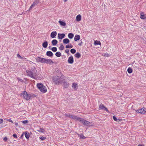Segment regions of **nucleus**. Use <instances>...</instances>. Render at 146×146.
Returning a JSON list of instances; mask_svg holds the SVG:
<instances>
[{
	"label": "nucleus",
	"instance_id": "nucleus-2",
	"mask_svg": "<svg viewBox=\"0 0 146 146\" xmlns=\"http://www.w3.org/2000/svg\"><path fill=\"white\" fill-rule=\"evenodd\" d=\"M21 96L23 98L27 100L30 99L31 98V95L30 94L27 93L26 91L23 92L21 94Z\"/></svg>",
	"mask_w": 146,
	"mask_h": 146
},
{
	"label": "nucleus",
	"instance_id": "nucleus-38",
	"mask_svg": "<svg viewBox=\"0 0 146 146\" xmlns=\"http://www.w3.org/2000/svg\"><path fill=\"white\" fill-rule=\"evenodd\" d=\"M64 115H65V116L66 117H70V118L72 116V115H70L68 113H66Z\"/></svg>",
	"mask_w": 146,
	"mask_h": 146
},
{
	"label": "nucleus",
	"instance_id": "nucleus-8",
	"mask_svg": "<svg viewBox=\"0 0 146 146\" xmlns=\"http://www.w3.org/2000/svg\"><path fill=\"white\" fill-rule=\"evenodd\" d=\"M99 108L102 110L106 111H109L108 109L105 107L104 105L102 104H100V106H99Z\"/></svg>",
	"mask_w": 146,
	"mask_h": 146
},
{
	"label": "nucleus",
	"instance_id": "nucleus-55",
	"mask_svg": "<svg viewBox=\"0 0 146 146\" xmlns=\"http://www.w3.org/2000/svg\"><path fill=\"white\" fill-rule=\"evenodd\" d=\"M23 135H21V137H22V136H23Z\"/></svg>",
	"mask_w": 146,
	"mask_h": 146
},
{
	"label": "nucleus",
	"instance_id": "nucleus-1",
	"mask_svg": "<svg viewBox=\"0 0 146 146\" xmlns=\"http://www.w3.org/2000/svg\"><path fill=\"white\" fill-rule=\"evenodd\" d=\"M27 75L34 79H36L37 76V71L35 67H33V69L27 70Z\"/></svg>",
	"mask_w": 146,
	"mask_h": 146
},
{
	"label": "nucleus",
	"instance_id": "nucleus-5",
	"mask_svg": "<svg viewBox=\"0 0 146 146\" xmlns=\"http://www.w3.org/2000/svg\"><path fill=\"white\" fill-rule=\"evenodd\" d=\"M79 121L82 123L85 126H90V122L85 120L83 118H81Z\"/></svg>",
	"mask_w": 146,
	"mask_h": 146
},
{
	"label": "nucleus",
	"instance_id": "nucleus-7",
	"mask_svg": "<svg viewBox=\"0 0 146 146\" xmlns=\"http://www.w3.org/2000/svg\"><path fill=\"white\" fill-rule=\"evenodd\" d=\"M44 63H46L49 64H52L53 63V62L50 59H45Z\"/></svg>",
	"mask_w": 146,
	"mask_h": 146
},
{
	"label": "nucleus",
	"instance_id": "nucleus-19",
	"mask_svg": "<svg viewBox=\"0 0 146 146\" xmlns=\"http://www.w3.org/2000/svg\"><path fill=\"white\" fill-rule=\"evenodd\" d=\"M58 23H60V25L64 27L66 25V23L65 22L59 20L58 21Z\"/></svg>",
	"mask_w": 146,
	"mask_h": 146
},
{
	"label": "nucleus",
	"instance_id": "nucleus-12",
	"mask_svg": "<svg viewBox=\"0 0 146 146\" xmlns=\"http://www.w3.org/2000/svg\"><path fill=\"white\" fill-rule=\"evenodd\" d=\"M45 58H42L40 57H38L37 58V61L38 62H40L41 63H44V61Z\"/></svg>",
	"mask_w": 146,
	"mask_h": 146
},
{
	"label": "nucleus",
	"instance_id": "nucleus-41",
	"mask_svg": "<svg viewBox=\"0 0 146 146\" xmlns=\"http://www.w3.org/2000/svg\"><path fill=\"white\" fill-rule=\"evenodd\" d=\"M39 138L40 139H41L43 141L45 139V138L43 137H39Z\"/></svg>",
	"mask_w": 146,
	"mask_h": 146
},
{
	"label": "nucleus",
	"instance_id": "nucleus-11",
	"mask_svg": "<svg viewBox=\"0 0 146 146\" xmlns=\"http://www.w3.org/2000/svg\"><path fill=\"white\" fill-rule=\"evenodd\" d=\"M68 62L70 64H73L74 62V60L73 56H71L69 57L68 59Z\"/></svg>",
	"mask_w": 146,
	"mask_h": 146
},
{
	"label": "nucleus",
	"instance_id": "nucleus-18",
	"mask_svg": "<svg viewBox=\"0 0 146 146\" xmlns=\"http://www.w3.org/2000/svg\"><path fill=\"white\" fill-rule=\"evenodd\" d=\"M46 55L49 57H52V56L53 54L52 52L50 51H48L46 52Z\"/></svg>",
	"mask_w": 146,
	"mask_h": 146
},
{
	"label": "nucleus",
	"instance_id": "nucleus-53",
	"mask_svg": "<svg viewBox=\"0 0 146 146\" xmlns=\"http://www.w3.org/2000/svg\"><path fill=\"white\" fill-rule=\"evenodd\" d=\"M78 45H79L80 46H81V44H80V43H79V44H78Z\"/></svg>",
	"mask_w": 146,
	"mask_h": 146
},
{
	"label": "nucleus",
	"instance_id": "nucleus-10",
	"mask_svg": "<svg viewBox=\"0 0 146 146\" xmlns=\"http://www.w3.org/2000/svg\"><path fill=\"white\" fill-rule=\"evenodd\" d=\"M39 3V1H38L36 0V1H35V2H33V4H32L31 6H30L29 9V10L31 9H32V8L34 7L36 5L38 4Z\"/></svg>",
	"mask_w": 146,
	"mask_h": 146
},
{
	"label": "nucleus",
	"instance_id": "nucleus-45",
	"mask_svg": "<svg viewBox=\"0 0 146 146\" xmlns=\"http://www.w3.org/2000/svg\"><path fill=\"white\" fill-rule=\"evenodd\" d=\"M7 121H9L11 123H13V121L11 119H7Z\"/></svg>",
	"mask_w": 146,
	"mask_h": 146
},
{
	"label": "nucleus",
	"instance_id": "nucleus-26",
	"mask_svg": "<svg viewBox=\"0 0 146 146\" xmlns=\"http://www.w3.org/2000/svg\"><path fill=\"white\" fill-rule=\"evenodd\" d=\"M68 36L70 39H72L74 37V34L73 33H70L68 34Z\"/></svg>",
	"mask_w": 146,
	"mask_h": 146
},
{
	"label": "nucleus",
	"instance_id": "nucleus-22",
	"mask_svg": "<svg viewBox=\"0 0 146 146\" xmlns=\"http://www.w3.org/2000/svg\"><path fill=\"white\" fill-rule=\"evenodd\" d=\"M48 43L47 41H46L42 43V46L43 47L46 48L48 46Z\"/></svg>",
	"mask_w": 146,
	"mask_h": 146
},
{
	"label": "nucleus",
	"instance_id": "nucleus-33",
	"mask_svg": "<svg viewBox=\"0 0 146 146\" xmlns=\"http://www.w3.org/2000/svg\"><path fill=\"white\" fill-rule=\"evenodd\" d=\"M101 43L100 41L96 40L94 41V44L95 45H100Z\"/></svg>",
	"mask_w": 146,
	"mask_h": 146
},
{
	"label": "nucleus",
	"instance_id": "nucleus-48",
	"mask_svg": "<svg viewBox=\"0 0 146 146\" xmlns=\"http://www.w3.org/2000/svg\"><path fill=\"white\" fill-rule=\"evenodd\" d=\"M65 52L66 53H68L69 52V50L68 49H67L65 50Z\"/></svg>",
	"mask_w": 146,
	"mask_h": 146
},
{
	"label": "nucleus",
	"instance_id": "nucleus-35",
	"mask_svg": "<svg viewBox=\"0 0 146 146\" xmlns=\"http://www.w3.org/2000/svg\"><path fill=\"white\" fill-rule=\"evenodd\" d=\"M51 50L54 52H56L57 50V48L56 47H53L51 48Z\"/></svg>",
	"mask_w": 146,
	"mask_h": 146
},
{
	"label": "nucleus",
	"instance_id": "nucleus-39",
	"mask_svg": "<svg viewBox=\"0 0 146 146\" xmlns=\"http://www.w3.org/2000/svg\"><path fill=\"white\" fill-rule=\"evenodd\" d=\"M80 138L82 139H85V137L84 136V135H80Z\"/></svg>",
	"mask_w": 146,
	"mask_h": 146
},
{
	"label": "nucleus",
	"instance_id": "nucleus-6",
	"mask_svg": "<svg viewBox=\"0 0 146 146\" xmlns=\"http://www.w3.org/2000/svg\"><path fill=\"white\" fill-rule=\"evenodd\" d=\"M136 111H137L138 113L144 114L146 113V109L145 108H142V109L137 110Z\"/></svg>",
	"mask_w": 146,
	"mask_h": 146
},
{
	"label": "nucleus",
	"instance_id": "nucleus-36",
	"mask_svg": "<svg viewBox=\"0 0 146 146\" xmlns=\"http://www.w3.org/2000/svg\"><path fill=\"white\" fill-rule=\"evenodd\" d=\"M70 51L71 53L72 54H74L76 52V50H75V49H74V48H72L70 50Z\"/></svg>",
	"mask_w": 146,
	"mask_h": 146
},
{
	"label": "nucleus",
	"instance_id": "nucleus-9",
	"mask_svg": "<svg viewBox=\"0 0 146 146\" xmlns=\"http://www.w3.org/2000/svg\"><path fill=\"white\" fill-rule=\"evenodd\" d=\"M70 118L73 120H78V121H79V120L81 119L80 117H78L76 116L73 115H72L71 117Z\"/></svg>",
	"mask_w": 146,
	"mask_h": 146
},
{
	"label": "nucleus",
	"instance_id": "nucleus-21",
	"mask_svg": "<svg viewBox=\"0 0 146 146\" xmlns=\"http://www.w3.org/2000/svg\"><path fill=\"white\" fill-rule=\"evenodd\" d=\"M58 42L57 40L55 39H54L51 41V44L52 45L54 46H55L57 44Z\"/></svg>",
	"mask_w": 146,
	"mask_h": 146
},
{
	"label": "nucleus",
	"instance_id": "nucleus-37",
	"mask_svg": "<svg viewBox=\"0 0 146 146\" xmlns=\"http://www.w3.org/2000/svg\"><path fill=\"white\" fill-rule=\"evenodd\" d=\"M38 131L39 132H41L42 133H44V130L41 128H40V129Z\"/></svg>",
	"mask_w": 146,
	"mask_h": 146
},
{
	"label": "nucleus",
	"instance_id": "nucleus-25",
	"mask_svg": "<svg viewBox=\"0 0 146 146\" xmlns=\"http://www.w3.org/2000/svg\"><path fill=\"white\" fill-rule=\"evenodd\" d=\"M63 42L64 44H68L69 42V40L68 38H64L63 40Z\"/></svg>",
	"mask_w": 146,
	"mask_h": 146
},
{
	"label": "nucleus",
	"instance_id": "nucleus-42",
	"mask_svg": "<svg viewBox=\"0 0 146 146\" xmlns=\"http://www.w3.org/2000/svg\"><path fill=\"white\" fill-rule=\"evenodd\" d=\"M12 136H13V137L14 138H17V136L15 134H13V135H12Z\"/></svg>",
	"mask_w": 146,
	"mask_h": 146
},
{
	"label": "nucleus",
	"instance_id": "nucleus-32",
	"mask_svg": "<svg viewBox=\"0 0 146 146\" xmlns=\"http://www.w3.org/2000/svg\"><path fill=\"white\" fill-rule=\"evenodd\" d=\"M102 56L104 57H109L110 55L108 53H104L102 54Z\"/></svg>",
	"mask_w": 146,
	"mask_h": 146
},
{
	"label": "nucleus",
	"instance_id": "nucleus-23",
	"mask_svg": "<svg viewBox=\"0 0 146 146\" xmlns=\"http://www.w3.org/2000/svg\"><path fill=\"white\" fill-rule=\"evenodd\" d=\"M63 86L64 88H67L68 87L69 83L68 82H64L63 83Z\"/></svg>",
	"mask_w": 146,
	"mask_h": 146
},
{
	"label": "nucleus",
	"instance_id": "nucleus-46",
	"mask_svg": "<svg viewBox=\"0 0 146 146\" xmlns=\"http://www.w3.org/2000/svg\"><path fill=\"white\" fill-rule=\"evenodd\" d=\"M17 56L19 58H21V56L19 54H17Z\"/></svg>",
	"mask_w": 146,
	"mask_h": 146
},
{
	"label": "nucleus",
	"instance_id": "nucleus-54",
	"mask_svg": "<svg viewBox=\"0 0 146 146\" xmlns=\"http://www.w3.org/2000/svg\"><path fill=\"white\" fill-rule=\"evenodd\" d=\"M145 29L146 30V26L145 27Z\"/></svg>",
	"mask_w": 146,
	"mask_h": 146
},
{
	"label": "nucleus",
	"instance_id": "nucleus-30",
	"mask_svg": "<svg viewBox=\"0 0 146 146\" xmlns=\"http://www.w3.org/2000/svg\"><path fill=\"white\" fill-rule=\"evenodd\" d=\"M55 55L57 57H59L61 56V54L60 52H58L56 53Z\"/></svg>",
	"mask_w": 146,
	"mask_h": 146
},
{
	"label": "nucleus",
	"instance_id": "nucleus-34",
	"mask_svg": "<svg viewBox=\"0 0 146 146\" xmlns=\"http://www.w3.org/2000/svg\"><path fill=\"white\" fill-rule=\"evenodd\" d=\"M113 119L115 121H119V119H117L116 117H115V116H113Z\"/></svg>",
	"mask_w": 146,
	"mask_h": 146
},
{
	"label": "nucleus",
	"instance_id": "nucleus-40",
	"mask_svg": "<svg viewBox=\"0 0 146 146\" xmlns=\"http://www.w3.org/2000/svg\"><path fill=\"white\" fill-rule=\"evenodd\" d=\"M23 123L24 124H26L28 123V121L27 120H25L22 121Z\"/></svg>",
	"mask_w": 146,
	"mask_h": 146
},
{
	"label": "nucleus",
	"instance_id": "nucleus-43",
	"mask_svg": "<svg viewBox=\"0 0 146 146\" xmlns=\"http://www.w3.org/2000/svg\"><path fill=\"white\" fill-rule=\"evenodd\" d=\"M3 141H7V137H5L4 138H3Z\"/></svg>",
	"mask_w": 146,
	"mask_h": 146
},
{
	"label": "nucleus",
	"instance_id": "nucleus-47",
	"mask_svg": "<svg viewBox=\"0 0 146 146\" xmlns=\"http://www.w3.org/2000/svg\"><path fill=\"white\" fill-rule=\"evenodd\" d=\"M61 78L62 79L64 78V75H63L62 74H61Z\"/></svg>",
	"mask_w": 146,
	"mask_h": 146
},
{
	"label": "nucleus",
	"instance_id": "nucleus-16",
	"mask_svg": "<svg viewBox=\"0 0 146 146\" xmlns=\"http://www.w3.org/2000/svg\"><path fill=\"white\" fill-rule=\"evenodd\" d=\"M140 17L142 19H144L146 18V14H144L143 12H141Z\"/></svg>",
	"mask_w": 146,
	"mask_h": 146
},
{
	"label": "nucleus",
	"instance_id": "nucleus-24",
	"mask_svg": "<svg viewBox=\"0 0 146 146\" xmlns=\"http://www.w3.org/2000/svg\"><path fill=\"white\" fill-rule=\"evenodd\" d=\"M72 87L74 90H76L77 89V85L75 83H73Z\"/></svg>",
	"mask_w": 146,
	"mask_h": 146
},
{
	"label": "nucleus",
	"instance_id": "nucleus-17",
	"mask_svg": "<svg viewBox=\"0 0 146 146\" xmlns=\"http://www.w3.org/2000/svg\"><path fill=\"white\" fill-rule=\"evenodd\" d=\"M76 21L78 22H79L81 21V16L79 14L76 16Z\"/></svg>",
	"mask_w": 146,
	"mask_h": 146
},
{
	"label": "nucleus",
	"instance_id": "nucleus-15",
	"mask_svg": "<svg viewBox=\"0 0 146 146\" xmlns=\"http://www.w3.org/2000/svg\"><path fill=\"white\" fill-rule=\"evenodd\" d=\"M25 135V137L27 139H28L29 138V137H30L29 134V133L28 132H27V131H26L25 133H23L22 135Z\"/></svg>",
	"mask_w": 146,
	"mask_h": 146
},
{
	"label": "nucleus",
	"instance_id": "nucleus-27",
	"mask_svg": "<svg viewBox=\"0 0 146 146\" xmlns=\"http://www.w3.org/2000/svg\"><path fill=\"white\" fill-rule=\"evenodd\" d=\"M75 56L77 58H79L81 57V55L79 52H76L75 54Z\"/></svg>",
	"mask_w": 146,
	"mask_h": 146
},
{
	"label": "nucleus",
	"instance_id": "nucleus-51",
	"mask_svg": "<svg viewBox=\"0 0 146 146\" xmlns=\"http://www.w3.org/2000/svg\"><path fill=\"white\" fill-rule=\"evenodd\" d=\"M138 146H144L143 145H138Z\"/></svg>",
	"mask_w": 146,
	"mask_h": 146
},
{
	"label": "nucleus",
	"instance_id": "nucleus-50",
	"mask_svg": "<svg viewBox=\"0 0 146 146\" xmlns=\"http://www.w3.org/2000/svg\"><path fill=\"white\" fill-rule=\"evenodd\" d=\"M19 58L22 60H24V59H26L25 58H23V57H21V58Z\"/></svg>",
	"mask_w": 146,
	"mask_h": 146
},
{
	"label": "nucleus",
	"instance_id": "nucleus-49",
	"mask_svg": "<svg viewBox=\"0 0 146 146\" xmlns=\"http://www.w3.org/2000/svg\"><path fill=\"white\" fill-rule=\"evenodd\" d=\"M15 125L16 126H18V123L17 122H15Z\"/></svg>",
	"mask_w": 146,
	"mask_h": 146
},
{
	"label": "nucleus",
	"instance_id": "nucleus-3",
	"mask_svg": "<svg viewBox=\"0 0 146 146\" xmlns=\"http://www.w3.org/2000/svg\"><path fill=\"white\" fill-rule=\"evenodd\" d=\"M37 86L39 90L42 92L45 93L46 92L47 89L46 87L43 86L42 83H37Z\"/></svg>",
	"mask_w": 146,
	"mask_h": 146
},
{
	"label": "nucleus",
	"instance_id": "nucleus-13",
	"mask_svg": "<svg viewBox=\"0 0 146 146\" xmlns=\"http://www.w3.org/2000/svg\"><path fill=\"white\" fill-rule=\"evenodd\" d=\"M57 32L56 31H54L51 33L50 34L51 37L52 38H54L55 37V36H56Z\"/></svg>",
	"mask_w": 146,
	"mask_h": 146
},
{
	"label": "nucleus",
	"instance_id": "nucleus-52",
	"mask_svg": "<svg viewBox=\"0 0 146 146\" xmlns=\"http://www.w3.org/2000/svg\"><path fill=\"white\" fill-rule=\"evenodd\" d=\"M68 0H64V2H66V1H67Z\"/></svg>",
	"mask_w": 146,
	"mask_h": 146
},
{
	"label": "nucleus",
	"instance_id": "nucleus-4",
	"mask_svg": "<svg viewBox=\"0 0 146 146\" xmlns=\"http://www.w3.org/2000/svg\"><path fill=\"white\" fill-rule=\"evenodd\" d=\"M52 80L56 84H58L61 82L60 77L58 76H53L52 77Z\"/></svg>",
	"mask_w": 146,
	"mask_h": 146
},
{
	"label": "nucleus",
	"instance_id": "nucleus-20",
	"mask_svg": "<svg viewBox=\"0 0 146 146\" xmlns=\"http://www.w3.org/2000/svg\"><path fill=\"white\" fill-rule=\"evenodd\" d=\"M80 38V37L79 35H76L74 38V40L75 41H76L78 40H79Z\"/></svg>",
	"mask_w": 146,
	"mask_h": 146
},
{
	"label": "nucleus",
	"instance_id": "nucleus-28",
	"mask_svg": "<svg viewBox=\"0 0 146 146\" xmlns=\"http://www.w3.org/2000/svg\"><path fill=\"white\" fill-rule=\"evenodd\" d=\"M73 47V46L71 44H70L69 45H67L66 46V48H72Z\"/></svg>",
	"mask_w": 146,
	"mask_h": 146
},
{
	"label": "nucleus",
	"instance_id": "nucleus-31",
	"mask_svg": "<svg viewBox=\"0 0 146 146\" xmlns=\"http://www.w3.org/2000/svg\"><path fill=\"white\" fill-rule=\"evenodd\" d=\"M59 48L60 50H63L64 48V46L62 44H60V47Z\"/></svg>",
	"mask_w": 146,
	"mask_h": 146
},
{
	"label": "nucleus",
	"instance_id": "nucleus-14",
	"mask_svg": "<svg viewBox=\"0 0 146 146\" xmlns=\"http://www.w3.org/2000/svg\"><path fill=\"white\" fill-rule=\"evenodd\" d=\"M65 36L64 34H60L58 33V39H62V38H64Z\"/></svg>",
	"mask_w": 146,
	"mask_h": 146
},
{
	"label": "nucleus",
	"instance_id": "nucleus-44",
	"mask_svg": "<svg viewBox=\"0 0 146 146\" xmlns=\"http://www.w3.org/2000/svg\"><path fill=\"white\" fill-rule=\"evenodd\" d=\"M3 122V119H0V124H1Z\"/></svg>",
	"mask_w": 146,
	"mask_h": 146
},
{
	"label": "nucleus",
	"instance_id": "nucleus-29",
	"mask_svg": "<svg viewBox=\"0 0 146 146\" xmlns=\"http://www.w3.org/2000/svg\"><path fill=\"white\" fill-rule=\"evenodd\" d=\"M127 72L129 74H131L133 72V70L131 68H128V69H127Z\"/></svg>",
	"mask_w": 146,
	"mask_h": 146
}]
</instances>
